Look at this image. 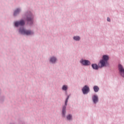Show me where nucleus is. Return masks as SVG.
<instances>
[{
  "label": "nucleus",
  "mask_w": 124,
  "mask_h": 124,
  "mask_svg": "<svg viewBox=\"0 0 124 124\" xmlns=\"http://www.w3.org/2000/svg\"><path fill=\"white\" fill-rule=\"evenodd\" d=\"M109 60V56L108 55H103L102 60H100L98 66L100 68H102L104 66H107L108 65V61Z\"/></svg>",
  "instance_id": "1"
},
{
  "label": "nucleus",
  "mask_w": 124,
  "mask_h": 124,
  "mask_svg": "<svg viewBox=\"0 0 124 124\" xmlns=\"http://www.w3.org/2000/svg\"><path fill=\"white\" fill-rule=\"evenodd\" d=\"M19 32L20 33H21V34H26V35H31L33 33L32 31L29 30H26L24 28H20L19 30Z\"/></svg>",
  "instance_id": "2"
},
{
  "label": "nucleus",
  "mask_w": 124,
  "mask_h": 124,
  "mask_svg": "<svg viewBox=\"0 0 124 124\" xmlns=\"http://www.w3.org/2000/svg\"><path fill=\"white\" fill-rule=\"evenodd\" d=\"M83 94H87L90 92L89 86L85 85L82 89Z\"/></svg>",
  "instance_id": "3"
},
{
  "label": "nucleus",
  "mask_w": 124,
  "mask_h": 124,
  "mask_svg": "<svg viewBox=\"0 0 124 124\" xmlns=\"http://www.w3.org/2000/svg\"><path fill=\"white\" fill-rule=\"evenodd\" d=\"M118 69H119L120 75H121V76H122V77L124 78V67H123V66H122V65L119 64V66H118Z\"/></svg>",
  "instance_id": "4"
},
{
  "label": "nucleus",
  "mask_w": 124,
  "mask_h": 124,
  "mask_svg": "<svg viewBox=\"0 0 124 124\" xmlns=\"http://www.w3.org/2000/svg\"><path fill=\"white\" fill-rule=\"evenodd\" d=\"M25 25V21L23 20L20 21H16L15 23V26L16 27H18V26H24Z\"/></svg>",
  "instance_id": "5"
},
{
  "label": "nucleus",
  "mask_w": 124,
  "mask_h": 124,
  "mask_svg": "<svg viewBox=\"0 0 124 124\" xmlns=\"http://www.w3.org/2000/svg\"><path fill=\"white\" fill-rule=\"evenodd\" d=\"M80 62L83 65H90L91 64V62L90 61L88 60H81Z\"/></svg>",
  "instance_id": "6"
},
{
  "label": "nucleus",
  "mask_w": 124,
  "mask_h": 124,
  "mask_svg": "<svg viewBox=\"0 0 124 124\" xmlns=\"http://www.w3.org/2000/svg\"><path fill=\"white\" fill-rule=\"evenodd\" d=\"M92 99L94 103H96L98 101V97L95 95L93 96Z\"/></svg>",
  "instance_id": "7"
},
{
  "label": "nucleus",
  "mask_w": 124,
  "mask_h": 124,
  "mask_svg": "<svg viewBox=\"0 0 124 124\" xmlns=\"http://www.w3.org/2000/svg\"><path fill=\"white\" fill-rule=\"evenodd\" d=\"M92 66L93 68V69H95L96 70H97L98 68H99V66L97 65L96 64H93L92 65Z\"/></svg>",
  "instance_id": "8"
},
{
  "label": "nucleus",
  "mask_w": 124,
  "mask_h": 124,
  "mask_svg": "<svg viewBox=\"0 0 124 124\" xmlns=\"http://www.w3.org/2000/svg\"><path fill=\"white\" fill-rule=\"evenodd\" d=\"M66 109V107L63 106L62 108V116L63 117H65V110Z\"/></svg>",
  "instance_id": "9"
},
{
  "label": "nucleus",
  "mask_w": 124,
  "mask_h": 124,
  "mask_svg": "<svg viewBox=\"0 0 124 124\" xmlns=\"http://www.w3.org/2000/svg\"><path fill=\"white\" fill-rule=\"evenodd\" d=\"M56 61H57V59L55 57H52L50 58V62H52V63H54V62H56Z\"/></svg>",
  "instance_id": "10"
},
{
  "label": "nucleus",
  "mask_w": 124,
  "mask_h": 124,
  "mask_svg": "<svg viewBox=\"0 0 124 124\" xmlns=\"http://www.w3.org/2000/svg\"><path fill=\"white\" fill-rule=\"evenodd\" d=\"M93 90H94V92H95V93H97V92H98V91H99V88H98L97 86H94L93 87Z\"/></svg>",
  "instance_id": "11"
},
{
  "label": "nucleus",
  "mask_w": 124,
  "mask_h": 124,
  "mask_svg": "<svg viewBox=\"0 0 124 124\" xmlns=\"http://www.w3.org/2000/svg\"><path fill=\"white\" fill-rule=\"evenodd\" d=\"M19 12H20V9H17L14 12V16H16L17 14H19Z\"/></svg>",
  "instance_id": "12"
},
{
  "label": "nucleus",
  "mask_w": 124,
  "mask_h": 124,
  "mask_svg": "<svg viewBox=\"0 0 124 124\" xmlns=\"http://www.w3.org/2000/svg\"><path fill=\"white\" fill-rule=\"evenodd\" d=\"M73 38L74 40H76L77 41H79V40L80 39V37L78 36H74Z\"/></svg>",
  "instance_id": "13"
},
{
  "label": "nucleus",
  "mask_w": 124,
  "mask_h": 124,
  "mask_svg": "<svg viewBox=\"0 0 124 124\" xmlns=\"http://www.w3.org/2000/svg\"><path fill=\"white\" fill-rule=\"evenodd\" d=\"M28 22H32V18L31 17H28L27 19Z\"/></svg>",
  "instance_id": "14"
},
{
  "label": "nucleus",
  "mask_w": 124,
  "mask_h": 124,
  "mask_svg": "<svg viewBox=\"0 0 124 124\" xmlns=\"http://www.w3.org/2000/svg\"><path fill=\"white\" fill-rule=\"evenodd\" d=\"M67 120H70L71 119H72V115L69 114L67 116Z\"/></svg>",
  "instance_id": "15"
},
{
  "label": "nucleus",
  "mask_w": 124,
  "mask_h": 124,
  "mask_svg": "<svg viewBox=\"0 0 124 124\" xmlns=\"http://www.w3.org/2000/svg\"><path fill=\"white\" fill-rule=\"evenodd\" d=\"M62 90L63 91H66V90H67V86L63 85L62 87Z\"/></svg>",
  "instance_id": "16"
},
{
  "label": "nucleus",
  "mask_w": 124,
  "mask_h": 124,
  "mask_svg": "<svg viewBox=\"0 0 124 124\" xmlns=\"http://www.w3.org/2000/svg\"><path fill=\"white\" fill-rule=\"evenodd\" d=\"M68 99H69V96H68V97H67V99L65 101V104L66 106L67 105V102H68Z\"/></svg>",
  "instance_id": "17"
},
{
  "label": "nucleus",
  "mask_w": 124,
  "mask_h": 124,
  "mask_svg": "<svg viewBox=\"0 0 124 124\" xmlns=\"http://www.w3.org/2000/svg\"><path fill=\"white\" fill-rule=\"evenodd\" d=\"M107 20H108V22H110V18L108 17Z\"/></svg>",
  "instance_id": "18"
}]
</instances>
